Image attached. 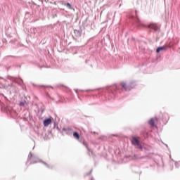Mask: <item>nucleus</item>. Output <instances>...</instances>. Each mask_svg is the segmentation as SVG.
<instances>
[{
  "label": "nucleus",
  "instance_id": "f257e3e1",
  "mask_svg": "<svg viewBox=\"0 0 180 180\" xmlns=\"http://www.w3.org/2000/svg\"><path fill=\"white\" fill-rule=\"evenodd\" d=\"M131 143L134 146H136V147H137V148H139V150H143V146L140 143V137L133 136L131 139Z\"/></svg>",
  "mask_w": 180,
  "mask_h": 180
},
{
  "label": "nucleus",
  "instance_id": "f03ea898",
  "mask_svg": "<svg viewBox=\"0 0 180 180\" xmlns=\"http://www.w3.org/2000/svg\"><path fill=\"white\" fill-rule=\"evenodd\" d=\"M120 85L124 91H130L131 89V86L130 84H127L126 82H122Z\"/></svg>",
  "mask_w": 180,
  "mask_h": 180
},
{
  "label": "nucleus",
  "instance_id": "7ed1b4c3",
  "mask_svg": "<svg viewBox=\"0 0 180 180\" xmlns=\"http://www.w3.org/2000/svg\"><path fill=\"white\" fill-rule=\"evenodd\" d=\"M51 124V118H48L44 120V126H45V127H47V126H49Z\"/></svg>",
  "mask_w": 180,
  "mask_h": 180
},
{
  "label": "nucleus",
  "instance_id": "20e7f679",
  "mask_svg": "<svg viewBox=\"0 0 180 180\" xmlns=\"http://www.w3.org/2000/svg\"><path fill=\"white\" fill-rule=\"evenodd\" d=\"M149 29H153V30H158V26L157 24L152 23L148 26Z\"/></svg>",
  "mask_w": 180,
  "mask_h": 180
},
{
  "label": "nucleus",
  "instance_id": "39448f33",
  "mask_svg": "<svg viewBox=\"0 0 180 180\" xmlns=\"http://www.w3.org/2000/svg\"><path fill=\"white\" fill-rule=\"evenodd\" d=\"M164 50H167V46H160L158 47L156 50V53H160V51H162Z\"/></svg>",
  "mask_w": 180,
  "mask_h": 180
},
{
  "label": "nucleus",
  "instance_id": "423d86ee",
  "mask_svg": "<svg viewBox=\"0 0 180 180\" xmlns=\"http://www.w3.org/2000/svg\"><path fill=\"white\" fill-rule=\"evenodd\" d=\"M149 124H150V126L154 127V126L155 125V120L154 118L150 119L149 120Z\"/></svg>",
  "mask_w": 180,
  "mask_h": 180
},
{
  "label": "nucleus",
  "instance_id": "0eeeda50",
  "mask_svg": "<svg viewBox=\"0 0 180 180\" xmlns=\"http://www.w3.org/2000/svg\"><path fill=\"white\" fill-rule=\"evenodd\" d=\"M73 137L77 139V140H79V134H78V132L73 133Z\"/></svg>",
  "mask_w": 180,
  "mask_h": 180
},
{
  "label": "nucleus",
  "instance_id": "6e6552de",
  "mask_svg": "<svg viewBox=\"0 0 180 180\" xmlns=\"http://www.w3.org/2000/svg\"><path fill=\"white\" fill-rule=\"evenodd\" d=\"M65 6H67V8H69V9H72V6H71V4L70 3L65 4Z\"/></svg>",
  "mask_w": 180,
  "mask_h": 180
},
{
  "label": "nucleus",
  "instance_id": "1a4fd4ad",
  "mask_svg": "<svg viewBox=\"0 0 180 180\" xmlns=\"http://www.w3.org/2000/svg\"><path fill=\"white\" fill-rule=\"evenodd\" d=\"M20 106H25V103L23 102L20 103Z\"/></svg>",
  "mask_w": 180,
  "mask_h": 180
},
{
  "label": "nucleus",
  "instance_id": "9d476101",
  "mask_svg": "<svg viewBox=\"0 0 180 180\" xmlns=\"http://www.w3.org/2000/svg\"><path fill=\"white\" fill-rule=\"evenodd\" d=\"M30 160H33V158H30Z\"/></svg>",
  "mask_w": 180,
  "mask_h": 180
},
{
  "label": "nucleus",
  "instance_id": "9b49d317",
  "mask_svg": "<svg viewBox=\"0 0 180 180\" xmlns=\"http://www.w3.org/2000/svg\"><path fill=\"white\" fill-rule=\"evenodd\" d=\"M44 164H45V165H46V163L44 162Z\"/></svg>",
  "mask_w": 180,
  "mask_h": 180
}]
</instances>
